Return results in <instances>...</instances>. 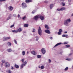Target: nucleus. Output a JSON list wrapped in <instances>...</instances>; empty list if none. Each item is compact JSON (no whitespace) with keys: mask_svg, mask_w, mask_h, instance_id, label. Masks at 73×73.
<instances>
[{"mask_svg":"<svg viewBox=\"0 0 73 73\" xmlns=\"http://www.w3.org/2000/svg\"><path fill=\"white\" fill-rule=\"evenodd\" d=\"M70 21H71L70 19H67L64 21V25L66 26H68V23H70Z\"/></svg>","mask_w":73,"mask_h":73,"instance_id":"1","label":"nucleus"},{"mask_svg":"<svg viewBox=\"0 0 73 73\" xmlns=\"http://www.w3.org/2000/svg\"><path fill=\"white\" fill-rule=\"evenodd\" d=\"M38 31L39 35L40 36H41L42 35L41 34V33H42V30H41L40 27H39L38 29Z\"/></svg>","mask_w":73,"mask_h":73,"instance_id":"2","label":"nucleus"},{"mask_svg":"<svg viewBox=\"0 0 73 73\" xmlns=\"http://www.w3.org/2000/svg\"><path fill=\"white\" fill-rule=\"evenodd\" d=\"M22 7L23 8L25 9V8H26V7H27V5L26 3H23L22 4Z\"/></svg>","mask_w":73,"mask_h":73,"instance_id":"3","label":"nucleus"},{"mask_svg":"<svg viewBox=\"0 0 73 73\" xmlns=\"http://www.w3.org/2000/svg\"><path fill=\"white\" fill-rule=\"evenodd\" d=\"M66 8L65 7H62L61 8H58L57 9V11H62L64 10H65Z\"/></svg>","mask_w":73,"mask_h":73,"instance_id":"4","label":"nucleus"},{"mask_svg":"<svg viewBox=\"0 0 73 73\" xmlns=\"http://www.w3.org/2000/svg\"><path fill=\"white\" fill-rule=\"evenodd\" d=\"M10 66V64L8 62H5V68H9Z\"/></svg>","mask_w":73,"mask_h":73,"instance_id":"5","label":"nucleus"},{"mask_svg":"<svg viewBox=\"0 0 73 73\" xmlns=\"http://www.w3.org/2000/svg\"><path fill=\"white\" fill-rule=\"evenodd\" d=\"M27 64V62L25 61L24 62L23 64L21 65V69H22L24 66H25L26 65V64Z\"/></svg>","mask_w":73,"mask_h":73,"instance_id":"6","label":"nucleus"},{"mask_svg":"<svg viewBox=\"0 0 73 73\" xmlns=\"http://www.w3.org/2000/svg\"><path fill=\"white\" fill-rule=\"evenodd\" d=\"M41 51L43 54H45V52H46V51L45 50V49L44 48H42L41 50Z\"/></svg>","mask_w":73,"mask_h":73,"instance_id":"7","label":"nucleus"},{"mask_svg":"<svg viewBox=\"0 0 73 73\" xmlns=\"http://www.w3.org/2000/svg\"><path fill=\"white\" fill-rule=\"evenodd\" d=\"M39 18H40L41 20H44V17L41 16V15H39Z\"/></svg>","mask_w":73,"mask_h":73,"instance_id":"8","label":"nucleus"},{"mask_svg":"<svg viewBox=\"0 0 73 73\" xmlns=\"http://www.w3.org/2000/svg\"><path fill=\"white\" fill-rule=\"evenodd\" d=\"M44 32H45V33H48V34H50V31L48 29H47L45 30Z\"/></svg>","mask_w":73,"mask_h":73,"instance_id":"9","label":"nucleus"},{"mask_svg":"<svg viewBox=\"0 0 73 73\" xmlns=\"http://www.w3.org/2000/svg\"><path fill=\"white\" fill-rule=\"evenodd\" d=\"M39 15H37L36 16H35L34 19L35 20H38V19L39 18Z\"/></svg>","mask_w":73,"mask_h":73,"instance_id":"10","label":"nucleus"},{"mask_svg":"<svg viewBox=\"0 0 73 73\" xmlns=\"http://www.w3.org/2000/svg\"><path fill=\"white\" fill-rule=\"evenodd\" d=\"M61 42H60L54 46V47H53V48H56V47L57 46H58V45H61Z\"/></svg>","mask_w":73,"mask_h":73,"instance_id":"11","label":"nucleus"},{"mask_svg":"<svg viewBox=\"0 0 73 73\" xmlns=\"http://www.w3.org/2000/svg\"><path fill=\"white\" fill-rule=\"evenodd\" d=\"M9 9L10 10V11H12L13 9V8L11 6H10L9 7Z\"/></svg>","mask_w":73,"mask_h":73,"instance_id":"12","label":"nucleus"},{"mask_svg":"<svg viewBox=\"0 0 73 73\" xmlns=\"http://www.w3.org/2000/svg\"><path fill=\"white\" fill-rule=\"evenodd\" d=\"M3 40L4 41H7V38L5 37H3Z\"/></svg>","mask_w":73,"mask_h":73,"instance_id":"13","label":"nucleus"},{"mask_svg":"<svg viewBox=\"0 0 73 73\" xmlns=\"http://www.w3.org/2000/svg\"><path fill=\"white\" fill-rule=\"evenodd\" d=\"M44 27H45V28L46 29H49V27L48 26V25H44Z\"/></svg>","mask_w":73,"mask_h":73,"instance_id":"14","label":"nucleus"},{"mask_svg":"<svg viewBox=\"0 0 73 73\" xmlns=\"http://www.w3.org/2000/svg\"><path fill=\"white\" fill-rule=\"evenodd\" d=\"M31 53L33 54V55H36V52H35V51H32L31 52Z\"/></svg>","mask_w":73,"mask_h":73,"instance_id":"15","label":"nucleus"},{"mask_svg":"<svg viewBox=\"0 0 73 73\" xmlns=\"http://www.w3.org/2000/svg\"><path fill=\"white\" fill-rule=\"evenodd\" d=\"M25 1L26 3H28L29 2H32V0H26Z\"/></svg>","mask_w":73,"mask_h":73,"instance_id":"16","label":"nucleus"},{"mask_svg":"<svg viewBox=\"0 0 73 73\" xmlns=\"http://www.w3.org/2000/svg\"><path fill=\"white\" fill-rule=\"evenodd\" d=\"M53 5H53V4H52L50 5V9H52L53 7Z\"/></svg>","mask_w":73,"mask_h":73,"instance_id":"17","label":"nucleus"},{"mask_svg":"<svg viewBox=\"0 0 73 73\" xmlns=\"http://www.w3.org/2000/svg\"><path fill=\"white\" fill-rule=\"evenodd\" d=\"M15 66L17 69H18L19 68V66L17 64H15Z\"/></svg>","mask_w":73,"mask_h":73,"instance_id":"18","label":"nucleus"},{"mask_svg":"<svg viewBox=\"0 0 73 73\" xmlns=\"http://www.w3.org/2000/svg\"><path fill=\"white\" fill-rule=\"evenodd\" d=\"M12 32H15V33H17V32H18V31L17 30H12Z\"/></svg>","mask_w":73,"mask_h":73,"instance_id":"19","label":"nucleus"},{"mask_svg":"<svg viewBox=\"0 0 73 73\" xmlns=\"http://www.w3.org/2000/svg\"><path fill=\"white\" fill-rule=\"evenodd\" d=\"M22 31V29H21V28H20L18 29V32H21Z\"/></svg>","mask_w":73,"mask_h":73,"instance_id":"20","label":"nucleus"},{"mask_svg":"<svg viewBox=\"0 0 73 73\" xmlns=\"http://www.w3.org/2000/svg\"><path fill=\"white\" fill-rule=\"evenodd\" d=\"M35 38L36 41H38V40L39 39V37H38V36H36Z\"/></svg>","mask_w":73,"mask_h":73,"instance_id":"21","label":"nucleus"},{"mask_svg":"<svg viewBox=\"0 0 73 73\" xmlns=\"http://www.w3.org/2000/svg\"><path fill=\"white\" fill-rule=\"evenodd\" d=\"M7 44H8V46H11V43L9 42H8Z\"/></svg>","mask_w":73,"mask_h":73,"instance_id":"22","label":"nucleus"},{"mask_svg":"<svg viewBox=\"0 0 73 73\" xmlns=\"http://www.w3.org/2000/svg\"><path fill=\"white\" fill-rule=\"evenodd\" d=\"M7 50L9 52H12V49L11 48L8 49Z\"/></svg>","mask_w":73,"mask_h":73,"instance_id":"23","label":"nucleus"},{"mask_svg":"<svg viewBox=\"0 0 73 73\" xmlns=\"http://www.w3.org/2000/svg\"><path fill=\"white\" fill-rule=\"evenodd\" d=\"M66 60H67V61H70L72 60H71V59L70 58H66Z\"/></svg>","mask_w":73,"mask_h":73,"instance_id":"24","label":"nucleus"},{"mask_svg":"<svg viewBox=\"0 0 73 73\" xmlns=\"http://www.w3.org/2000/svg\"><path fill=\"white\" fill-rule=\"evenodd\" d=\"M25 27H28V24H25L24 25Z\"/></svg>","mask_w":73,"mask_h":73,"instance_id":"25","label":"nucleus"},{"mask_svg":"<svg viewBox=\"0 0 73 73\" xmlns=\"http://www.w3.org/2000/svg\"><path fill=\"white\" fill-rule=\"evenodd\" d=\"M68 67H66L64 69L65 71H66V70H68Z\"/></svg>","mask_w":73,"mask_h":73,"instance_id":"26","label":"nucleus"},{"mask_svg":"<svg viewBox=\"0 0 73 73\" xmlns=\"http://www.w3.org/2000/svg\"><path fill=\"white\" fill-rule=\"evenodd\" d=\"M22 53L23 54V56H24L25 54V51H23L22 52Z\"/></svg>","mask_w":73,"mask_h":73,"instance_id":"27","label":"nucleus"},{"mask_svg":"<svg viewBox=\"0 0 73 73\" xmlns=\"http://www.w3.org/2000/svg\"><path fill=\"white\" fill-rule=\"evenodd\" d=\"M1 62L2 63H5V60H2Z\"/></svg>","mask_w":73,"mask_h":73,"instance_id":"28","label":"nucleus"},{"mask_svg":"<svg viewBox=\"0 0 73 73\" xmlns=\"http://www.w3.org/2000/svg\"><path fill=\"white\" fill-rule=\"evenodd\" d=\"M40 68L41 69H43L44 68V66H42L40 67Z\"/></svg>","mask_w":73,"mask_h":73,"instance_id":"29","label":"nucleus"},{"mask_svg":"<svg viewBox=\"0 0 73 73\" xmlns=\"http://www.w3.org/2000/svg\"><path fill=\"white\" fill-rule=\"evenodd\" d=\"M14 42L16 44H17V41L16 40V39H14Z\"/></svg>","mask_w":73,"mask_h":73,"instance_id":"30","label":"nucleus"},{"mask_svg":"<svg viewBox=\"0 0 73 73\" xmlns=\"http://www.w3.org/2000/svg\"><path fill=\"white\" fill-rule=\"evenodd\" d=\"M37 57L38 58H41V55H38L37 56Z\"/></svg>","mask_w":73,"mask_h":73,"instance_id":"31","label":"nucleus"},{"mask_svg":"<svg viewBox=\"0 0 73 73\" xmlns=\"http://www.w3.org/2000/svg\"><path fill=\"white\" fill-rule=\"evenodd\" d=\"M65 37H66V38H69V37L68 36V35H66Z\"/></svg>","mask_w":73,"mask_h":73,"instance_id":"32","label":"nucleus"},{"mask_svg":"<svg viewBox=\"0 0 73 73\" xmlns=\"http://www.w3.org/2000/svg\"><path fill=\"white\" fill-rule=\"evenodd\" d=\"M59 32L61 33V32H62V29H60L59 30Z\"/></svg>","mask_w":73,"mask_h":73,"instance_id":"33","label":"nucleus"},{"mask_svg":"<svg viewBox=\"0 0 73 73\" xmlns=\"http://www.w3.org/2000/svg\"><path fill=\"white\" fill-rule=\"evenodd\" d=\"M48 62L49 63H50V62H51V60H50V59H49L48 60Z\"/></svg>","mask_w":73,"mask_h":73,"instance_id":"34","label":"nucleus"},{"mask_svg":"<svg viewBox=\"0 0 73 73\" xmlns=\"http://www.w3.org/2000/svg\"><path fill=\"white\" fill-rule=\"evenodd\" d=\"M11 19V17H8L7 18V20H10Z\"/></svg>","mask_w":73,"mask_h":73,"instance_id":"35","label":"nucleus"},{"mask_svg":"<svg viewBox=\"0 0 73 73\" xmlns=\"http://www.w3.org/2000/svg\"><path fill=\"white\" fill-rule=\"evenodd\" d=\"M36 12V11L34 10L32 12V13H35Z\"/></svg>","mask_w":73,"mask_h":73,"instance_id":"36","label":"nucleus"},{"mask_svg":"<svg viewBox=\"0 0 73 73\" xmlns=\"http://www.w3.org/2000/svg\"><path fill=\"white\" fill-rule=\"evenodd\" d=\"M62 6H65V4L64 3H63V2H62Z\"/></svg>","mask_w":73,"mask_h":73,"instance_id":"37","label":"nucleus"},{"mask_svg":"<svg viewBox=\"0 0 73 73\" xmlns=\"http://www.w3.org/2000/svg\"><path fill=\"white\" fill-rule=\"evenodd\" d=\"M35 31H36V30L35 29H33V32H35Z\"/></svg>","mask_w":73,"mask_h":73,"instance_id":"38","label":"nucleus"},{"mask_svg":"<svg viewBox=\"0 0 73 73\" xmlns=\"http://www.w3.org/2000/svg\"><path fill=\"white\" fill-rule=\"evenodd\" d=\"M72 56V53H70L69 54H68V57H69L70 56Z\"/></svg>","mask_w":73,"mask_h":73,"instance_id":"39","label":"nucleus"},{"mask_svg":"<svg viewBox=\"0 0 73 73\" xmlns=\"http://www.w3.org/2000/svg\"><path fill=\"white\" fill-rule=\"evenodd\" d=\"M61 34V33L59 32V31L58 33V35H60Z\"/></svg>","mask_w":73,"mask_h":73,"instance_id":"40","label":"nucleus"},{"mask_svg":"<svg viewBox=\"0 0 73 73\" xmlns=\"http://www.w3.org/2000/svg\"><path fill=\"white\" fill-rule=\"evenodd\" d=\"M14 26H15V25L14 24H13L10 27H11V28H13V27H14Z\"/></svg>","mask_w":73,"mask_h":73,"instance_id":"41","label":"nucleus"},{"mask_svg":"<svg viewBox=\"0 0 73 73\" xmlns=\"http://www.w3.org/2000/svg\"><path fill=\"white\" fill-rule=\"evenodd\" d=\"M66 46L67 47V48H69V47H70V45H66Z\"/></svg>","mask_w":73,"mask_h":73,"instance_id":"42","label":"nucleus"},{"mask_svg":"<svg viewBox=\"0 0 73 73\" xmlns=\"http://www.w3.org/2000/svg\"><path fill=\"white\" fill-rule=\"evenodd\" d=\"M44 3H48V1L47 0L45 1H44Z\"/></svg>","mask_w":73,"mask_h":73,"instance_id":"43","label":"nucleus"},{"mask_svg":"<svg viewBox=\"0 0 73 73\" xmlns=\"http://www.w3.org/2000/svg\"><path fill=\"white\" fill-rule=\"evenodd\" d=\"M25 18H26L25 16H24L23 17L22 19L23 20H25Z\"/></svg>","mask_w":73,"mask_h":73,"instance_id":"44","label":"nucleus"},{"mask_svg":"<svg viewBox=\"0 0 73 73\" xmlns=\"http://www.w3.org/2000/svg\"><path fill=\"white\" fill-rule=\"evenodd\" d=\"M3 63H4L2 62V63L1 64V66L2 67H3Z\"/></svg>","mask_w":73,"mask_h":73,"instance_id":"45","label":"nucleus"},{"mask_svg":"<svg viewBox=\"0 0 73 73\" xmlns=\"http://www.w3.org/2000/svg\"><path fill=\"white\" fill-rule=\"evenodd\" d=\"M11 69H12V70H13V69H14V68H13V66H11Z\"/></svg>","mask_w":73,"mask_h":73,"instance_id":"46","label":"nucleus"},{"mask_svg":"<svg viewBox=\"0 0 73 73\" xmlns=\"http://www.w3.org/2000/svg\"><path fill=\"white\" fill-rule=\"evenodd\" d=\"M68 42H64V44H68Z\"/></svg>","mask_w":73,"mask_h":73,"instance_id":"47","label":"nucleus"},{"mask_svg":"<svg viewBox=\"0 0 73 73\" xmlns=\"http://www.w3.org/2000/svg\"><path fill=\"white\" fill-rule=\"evenodd\" d=\"M62 37H65V35H62Z\"/></svg>","mask_w":73,"mask_h":73,"instance_id":"48","label":"nucleus"},{"mask_svg":"<svg viewBox=\"0 0 73 73\" xmlns=\"http://www.w3.org/2000/svg\"><path fill=\"white\" fill-rule=\"evenodd\" d=\"M13 16H14V17H16V15L15 14H13Z\"/></svg>","mask_w":73,"mask_h":73,"instance_id":"49","label":"nucleus"},{"mask_svg":"<svg viewBox=\"0 0 73 73\" xmlns=\"http://www.w3.org/2000/svg\"><path fill=\"white\" fill-rule=\"evenodd\" d=\"M6 0H0V1H5Z\"/></svg>","mask_w":73,"mask_h":73,"instance_id":"50","label":"nucleus"},{"mask_svg":"<svg viewBox=\"0 0 73 73\" xmlns=\"http://www.w3.org/2000/svg\"><path fill=\"white\" fill-rule=\"evenodd\" d=\"M21 61H22V62H24V59H22L21 60Z\"/></svg>","mask_w":73,"mask_h":73,"instance_id":"51","label":"nucleus"},{"mask_svg":"<svg viewBox=\"0 0 73 73\" xmlns=\"http://www.w3.org/2000/svg\"><path fill=\"white\" fill-rule=\"evenodd\" d=\"M67 33V31H65L64 32V33H65V34H66Z\"/></svg>","mask_w":73,"mask_h":73,"instance_id":"52","label":"nucleus"},{"mask_svg":"<svg viewBox=\"0 0 73 73\" xmlns=\"http://www.w3.org/2000/svg\"><path fill=\"white\" fill-rule=\"evenodd\" d=\"M7 38L8 39H10V38H11L10 37H8Z\"/></svg>","mask_w":73,"mask_h":73,"instance_id":"53","label":"nucleus"},{"mask_svg":"<svg viewBox=\"0 0 73 73\" xmlns=\"http://www.w3.org/2000/svg\"><path fill=\"white\" fill-rule=\"evenodd\" d=\"M20 15H19V14H18V17L19 18L20 17Z\"/></svg>","mask_w":73,"mask_h":73,"instance_id":"54","label":"nucleus"},{"mask_svg":"<svg viewBox=\"0 0 73 73\" xmlns=\"http://www.w3.org/2000/svg\"><path fill=\"white\" fill-rule=\"evenodd\" d=\"M50 39L51 40H52V39H53V37H51L50 38Z\"/></svg>","mask_w":73,"mask_h":73,"instance_id":"55","label":"nucleus"},{"mask_svg":"<svg viewBox=\"0 0 73 73\" xmlns=\"http://www.w3.org/2000/svg\"><path fill=\"white\" fill-rule=\"evenodd\" d=\"M69 2H71V0H68Z\"/></svg>","mask_w":73,"mask_h":73,"instance_id":"56","label":"nucleus"},{"mask_svg":"<svg viewBox=\"0 0 73 73\" xmlns=\"http://www.w3.org/2000/svg\"><path fill=\"white\" fill-rule=\"evenodd\" d=\"M62 53V52H60V54H61Z\"/></svg>","mask_w":73,"mask_h":73,"instance_id":"57","label":"nucleus"},{"mask_svg":"<svg viewBox=\"0 0 73 73\" xmlns=\"http://www.w3.org/2000/svg\"><path fill=\"white\" fill-rule=\"evenodd\" d=\"M15 50H12V52H15Z\"/></svg>","mask_w":73,"mask_h":73,"instance_id":"58","label":"nucleus"},{"mask_svg":"<svg viewBox=\"0 0 73 73\" xmlns=\"http://www.w3.org/2000/svg\"><path fill=\"white\" fill-rule=\"evenodd\" d=\"M65 0H60V1H64Z\"/></svg>","mask_w":73,"mask_h":73,"instance_id":"59","label":"nucleus"},{"mask_svg":"<svg viewBox=\"0 0 73 73\" xmlns=\"http://www.w3.org/2000/svg\"><path fill=\"white\" fill-rule=\"evenodd\" d=\"M71 16H73V13H72V14Z\"/></svg>","mask_w":73,"mask_h":73,"instance_id":"60","label":"nucleus"},{"mask_svg":"<svg viewBox=\"0 0 73 73\" xmlns=\"http://www.w3.org/2000/svg\"><path fill=\"white\" fill-rule=\"evenodd\" d=\"M69 5H71V4H70V3H69Z\"/></svg>","mask_w":73,"mask_h":73,"instance_id":"61","label":"nucleus"},{"mask_svg":"<svg viewBox=\"0 0 73 73\" xmlns=\"http://www.w3.org/2000/svg\"><path fill=\"white\" fill-rule=\"evenodd\" d=\"M72 33L73 35V31L72 32Z\"/></svg>","mask_w":73,"mask_h":73,"instance_id":"62","label":"nucleus"},{"mask_svg":"<svg viewBox=\"0 0 73 73\" xmlns=\"http://www.w3.org/2000/svg\"><path fill=\"white\" fill-rule=\"evenodd\" d=\"M38 68H40V67L38 66Z\"/></svg>","mask_w":73,"mask_h":73,"instance_id":"63","label":"nucleus"},{"mask_svg":"<svg viewBox=\"0 0 73 73\" xmlns=\"http://www.w3.org/2000/svg\"><path fill=\"white\" fill-rule=\"evenodd\" d=\"M0 5H1V3H0Z\"/></svg>","mask_w":73,"mask_h":73,"instance_id":"64","label":"nucleus"}]
</instances>
